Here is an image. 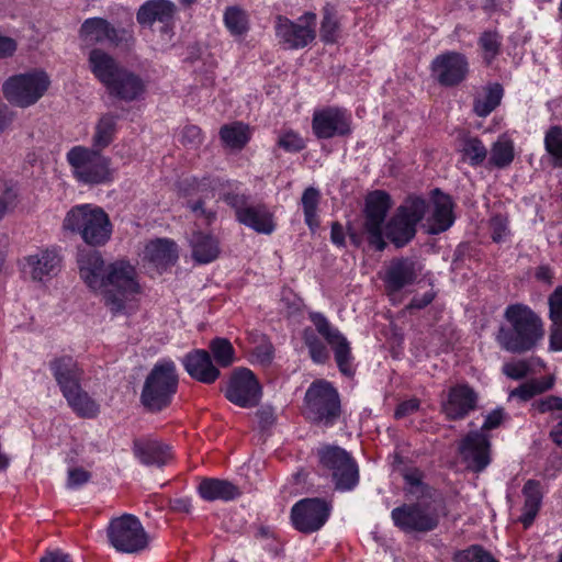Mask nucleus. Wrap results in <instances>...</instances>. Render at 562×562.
<instances>
[{
	"label": "nucleus",
	"mask_w": 562,
	"mask_h": 562,
	"mask_svg": "<svg viewBox=\"0 0 562 562\" xmlns=\"http://www.w3.org/2000/svg\"><path fill=\"white\" fill-rule=\"evenodd\" d=\"M175 12L176 5L170 0H147L139 7L136 20L142 26H153L156 22L168 25Z\"/></svg>",
	"instance_id": "nucleus-31"
},
{
	"label": "nucleus",
	"mask_w": 562,
	"mask_h": 562,
	"mask_svg": "<svg viewBox=\"0 0 562 562\" xmlns=\"http://www.w3.org/2000/svg\"><path fill=\"white\" fill-rule=\"evenodd\" d=\"M504 97V88L498 82H490L474 97L473 112L479 117L488 116L499 106Z\"/></svg>",
	"instance_id": "nucleus-36"
},
{
	"label": "nucleus",
	"mask_w": 562,
	"mask_h": 562,
	"mask_svg": "<svg viewBox=\"0 0 562 562\" xmlns=\"http://www.w3.org/2000/svg\"><path fill=\"white\" fill-rule=\"evenodd\" d=\"M180 362L188 375L200 383L213 384L221 376L220 369L206 349H192L180 359Z\"/></svg>",
	"instance_id": "nucleus-23"
},
{
	"label": "nucleus",
	"mask_w": 562,
	"mask_h": 562,
	"mask_svg": "<svg viewBox=\"0 0 562 562\" xmlns=\"http://www.w3.org/2000/svg\"><path fill=\"white\" fill-rule=\"evenodd\" d=\"M72 177L86 186L108 184L114 180L111 158L97 149L77 145L66 154Z\"/></svg>",
	"instance_id": "nucleus-7"
},
{
	"label": "nucleus",
	"mask_w": 562,
	"mask_h": 562,
	"mask_svg": "<svg viewBox=\"0 0 562 562\" xmlns=\"http://www.w3.org/2000/svg\"><path fill=\"white\" fill-rule=\"evenodd\" d=\"M49 370L61 394L71 392L81 386L85 371L79 362L69 355L55 357L49 361Z\"/></svg>",
	"instance_id": "nucleus-27"
},
{
	"label": "nucleus",
	"mask_w": 562,
	"mask_h": 562,
	"mask_svg": "<svg viewBox=\"0 0 562 562\" xmlns=\"http://www.w3.org/2000/svg\"><path fill=\"white\" fill-rule=\"evenodd\" d=\"M262 396V386L255 373L248 369V407L259 403Z\"/></svg>",
	"instance_id": "nucleus-60"
},
{
	"label": "nucleus",
	"mask_w": 562,
	"mask_h": 562,
	"mask_svg": "<svg viewBox=\"0 0 562 562\" xmlns=\"http://www.w3.org/2000/svg\"><path fill=\"white\" fill-rule=\"evenodd\" d=\"M119 120L120 115L113 112L104 113L99 117L91 138V149L102 153L114 142L119 132Z\"/></svg>",
	"instance_id": "nucleus-35"
},
{
	"label": "nucleus",
	"mask_w": 562,
	"mask_h": 562,
	"mask_svg": "<svg viewBox=\"0 0 562 562\" xmlns=\"http://www.w3.org/2000/svg\"><path fill=\"white\" fill-rule=\"evenodd\" d=\"M61 260L58 248L41 249L37 254L24 258V271L29 272L34 281L50 279L59 272Z\"/></svg>",
	"instance_id": "nucleus-28"
},
{
	"label": "nucleus",
	"mask_w": 562,
	"mask_h": 562,
	"mask_svg": "<svg viewBox=\"0 0 562 562\" xmlns=\"http://www.w3.org/2000/svg\"><path fill=\"white\" fill-rule=\"evenodd\" d=\"M477 394L468 384H457L449 389L447 400L441 408L449 420H460L475 409Z\"/></svg>",
	"instance_id": "nucleus-26"
},
{
	"label": "nucleus",
	"mask_w": 562,
	"mask_h": 562,
	"mask_svg": "<svg viewBox=\"0 0 562 562\" xmlns=\"http://www.w3.org/2000/svg\"><path fill=\"white\" fill-rule=\"evenodd\" d=\"M223 200L235 210L236 220L240 224H246V195L235 191H227L223 194Z\"/></svg>",
	"instance_id": "nucleus-55"
},
{
	"label": "nucleus",
	"mask_w": 562,
	"mask_h": 562,
	"mask_svg": "<svg viewBox=\"0 0 562 562\" xmlns=\"http://www.w3.org/2000/svg\"><path fill=\"white\" fill-rule=\"evenodd\" d=\"M179 374L173 360H158L145 378L139 402L144 409L158 414L167 409L178 392Z\"/></svg>",
	"instance_id": "nucleus-4"
},
{
	"label": "nucleus",
	"mask_w": 562,
	"mask_h": 562,
	"mask_svg": "<svg viewBox=\"0 0 562 562\" xmlns=\"http://www.w3.org/2000/svg\"><path fill=\"white\" fill-rule=\"evenodd\" d=\"M459 153L461 160L471 167H479L487 158L488 150L483 140L477 136L465 135L460 140Z\"/></svg>",
	"instance_id": "nucleus-40"
},
{
	"label": "nucleus",
	"mask_w": 562,
	"mask_h": 562,
	"mask_svg": "<svg viewBox=\"0 0 562 562\" xmlns=\"http://www.w3.org/2000/svg\"><path fill=\"white\" fill-rule=\"evenodd\" d=\"M220 138L225 148L240 150L246 145V124L233 122L225 124L220 130Z\"/></svg>",
	"instance_id": "nucleus-47"
},
{
	"label": "nucleus",
	"mask_w": 562,
	"mask_h": 562,
	"mask_svg": "<svg viewBox=\"0 0 562 562\" xmlns=\"http://www.w3.org/2000/svg\"><path fill=\"white\" fill-rule=\"evenodd\" d=\"M331 509V504L324 498H302L291 508V524L295 530L302 533H314L322 529L327 522L330 517Z\"/></svg>",
	"instance_id": "nucleus-16"
},
{
	"label": "nucleus",
	"mask_w": 562,
	"mask_h": 562,
	"mask_svg": "<svg viewBox=\"0 0 562 562\" xmlns=\"http://www.w3.org/2000/svg\"><path fill=\"white\" fill-rule=\"evenodd\" d=\"M50 83L45 70L34 68L8 77L2 83V94L11 105L26 109L45 95Z\"/></svg>",
	"instance_id": "nucleus-9"
},
{
	"label": "nucleus",
	"mask_w": 562,
	"mask_h": 562,
	"mask_svg": "<svg viewBox=\"0 0 562 562\" xmlns=\"http://www.w3.org/2000/svg\"><path fill=\"white\" fill-rule=\"evenodd\" d=\"M420 408V401L416 397H412L409 400H405L397 404L394 411V417L396 419H402L407 416L413 415Z\"/></svg>",
	"instance_id": "nucleus-62"
},
{
	"label": "nucleus",
	"mask_w": 562,
	"mask_h": 562,
	"mask_svg": "<svg viewBox=\"0 0 562 562\" xmlns=\"http://www.w3.org/2000/svg\"><path fill=\"white\" fill-rule=\"evenodd\" d=\"M428 215L425 223V229L430 235H438L448 231L454 223L453 202L448 194L439 189L431 192V201L427 202Z\"/></svg>",
	"instance_id": "nucleus-22"
},
{
	"label": "nucleus",
	"mask_w": 562,
	"mask_h": 562,
	"mask_svg": "<svg viewBox=\"0 0 562 562\" xmlns=\"http://www.w3.org/2000/svg\"><path fill=\"white\" fill-rule=\"evenodd\" d=\"M419 274L416 260L409 257L392 259L381 277L389 295L395 294L415 283Z\"/></svg>",
	"instance_id": "nucleus-21"
},
{
	"label": "nucleus",
	"mask_w": 562,
	"mask_h": 562,
	"mask_svg": "<svg viewBox=\"0 0 562 562\" xmlns=\"http://www.w3.org/2000/svg\"><path fill=\"white\" fill-rule=\"evenodd\" d=\"M535 406L539 413H549L554 411L562 412V397L550 395L539 400L535 403Z\"/></svg>",
	"instance_id": "nucleus-63"
},
{
	"label": "nucleus",
	"mask_w": 562,
	"mask_h": 562,
	"mask_svg": "<svg viewBox=\"0 0 562 562\" xmlns=\"http://www.w3.org/2000/svg\"><path fill=\"white\" fill-rule=\"evenodd\" d=\"M206 350L218 369L228 368L236 361L235 349L229 339L225 337L212 338Z\"/></svg>",
	"instance_id": "nucleus-41"
},
{
	"label": "nucleus",
	"mask_w": 562,
	"mask_h": 562,
	"mask_svg": "<svg viewBox=\"0 0 562 562\" xmlns=\"http://www.w3.org/2000/svg\"><path fill=\"white\" fill-rule=\"evenodd\" d=\"M192 259L199 265H206L220 255V241L210 233L201 231L193 232L190 239Z\"/></svg>",
	"instance_id": "nucleus-34"
},
{
	"label": "nucleus",
	"mask_w": 562,
	"mask_h": 562,
	"mask_svg": "<svg viewBox=\"0 0 562 562\" xmlns=\"http://www.w3.org/2000/svg\"><path fill=\"white\" fill-rule=\"evenodd\" d=\"M258 429L266 434L276 424L277 417L272 406H262L256 414Z\"/></svg>",
	"instance_id": "nucleus-58"
},
{
	"label": "nucleus",
	"mask_w": 562,
	"mask_h": 562,
	"mask_svg": "<svg viewBox=\"0 0 562 562\" xmlns=\"http://www.w3.org/2000/svg\"><path fill=\"white\" fill-rule=\"evenodd\" d=\"M308 318L317 333L331 347L337 367L341 374L351 376L355 374L353 357L347 338L340 330L331 325L328 318L321 312H308Z\"/></svg>",
	"instance_id": "nucleus-15"
},
{
	"label": "nucleus",
	"mask_w": 562,
	"mask_h": 562,
	"mask_svg": "<svg viewBox=\"0 0 562 562\" xmlns=\"http://www.w3.org/2000/svg\"><path fill=\"white\" fill-rule=\"evenodd\" d=\"M321 201V192L314 187H308L303 191L301 205L304 213V222L307 227L315 232L319 226L318 204Z\"/></svg>",
	"instance_id": "nucleus-43"
},
{
	"label": "nucleus",
	"mask_w": 562,
	"mask_h": 562,
	"mask_svg": "<svg viewBox=\"0 0 562 562\" xmlns=\"http://www.w3.org/2000/svg\"><path fill=\"white\" fill-rule=\"evenodd\" d=\"M521 493L524 496V505L519 521L525 528H529L533 524L542 505V484L537 480L529 479L525 482Z\"/></svg>",
	"instance_id": "nucleus-33"
},
{
	"label": "nucleus",
	"mask_w": 562,
	"mask_h": 562,
	"mask_svg": "<svg viewBox=\"0 0 562 562\" xmlns=\"http://www.w3.org/2000/svg\"><path fill=\"white\" fill-rule=\"evenodd\" d=\"M405 487L409 493H416L424 485V473L416 467L407 468L402 473Z\"/></svg>",
	"instance_id": "nucleus-57"
},
{
	"label": "nucleus",
	"mask_w": 562,
	"mask_h": 562,
	"mask_svg": "<svg viewBox=\"0 0 562 562\" xmlns=\"http://www.w3.org/2000/svg\"><path fill=\"white\" fill-rule=\"evenodd\" d=\"M132 451L138 462L145 467L164 468L172 459V447L153 437L133 440Z\"/></svg>",
	"instance_id": "nucleus-24"
},
{
	"label": "nucleus",
	"mask_w": 562,
	"mask_h": 562,
	"mask_svg": "<svg viewBox=\"0 0 562 562\" xmlns=\"http://www.w3.org/2000/svg\"><path fill=\"white\" fill-rule=\"evenodd\" d=\"M91 479V473L83 468H72L68 471V482L67 485L70 488H78L86 483H88Z\"/></svg>",
	"instance_id": "nucleus-61"
},
{
	"label": "nucleus",
	"mask_w": 562,
	"mask_h": 562,
	"mask_svg": "<svg viewBox=\"0 0 562 562\" xmlns=\"http://www.w3.org/2000/svg\"><path fill=\"white\" fill-rule=\"evenodd\" d=\"M553 378L532 379L509 392L508 398H518L521 402H527L538 394L549 391L553 387Z\"/></svg>",
	"instance_id": "nucleus-44"
},
{
	"label": "nucleus",
	"mask_w": 562,
	"mask_h": 562,
	"mask_svg": "<svg viewBox=\"0 0 562 562\" xmlns=\"http://www.w3.org/2000/svg\"><path fill=\"white\" fill-rule=\"evenodd\" d=\"M453 562H497L483 547L472 544L463 550H457L452 555Z\"/></svg>",
	"instance_id": "nucleus-51"
},
{
	"label": "nucleus",
	"mask_w": 562,
	"mask_h": 562,
	"mask_svg": "<svg viewBox=\"0 0 562 562\" xmlns=\"http://www.w3.org/2000/svg\"><path fill=\"white\" fill-rule=\"evenodd\" d=\"M88 66L110 98L126 103L145 98L147 83L140 75L121 65L103 49L92 48L89 52Z\"/></svg>",
	"instance_id": "nucleus-1"
},
{
	"label": "nucleus",
	"mask_w": 562,
	"mask_h": 562,
	"mask_svg": "<svg viewBox=\"0 0 562 562\" xmlns=\"http://www.w3.org/2000/svg\"><path fill=\"white\" fill-rule=\"evenodd\" d=\"M274 359V347L262 334H248V362L268 367Z\"/></svg>",
	"instance_id": "nucleus-37"
},
{
	"label": "nucleus",
	"mask_w": 562,
	"mask_h": 562,
	"mask_svg": "<svg viewBox=\"0 0 562 562\" xmlns=\"http://www.w3.org/2000/svg\"><path fill=\"white\" fill-rule=\"evenodd\" d=\"M277 144L286 153H300L306 147V143L302 135L291 128H284L279 132Z\"/></svg>",
	"instance_id": "nucleus-53"
},
{
	"label": "nucleus",
	"mask_w": 562,
	"mask_h": 562,
	"mask_svg": "<svg viewBox=\"0 0 562 562\" xmlns=\"http://www.w3.org/2000/svg\"><path fill=\"white\" fill-rule=\"evenodd\" d=\"M479 46L482 49L484 63L491 65L501 53L502 35L496 30H486L479 37Z\"/></svg>",
	"instance_id": "nucleus-48"
},
{
	"label": "nucleus",
	"mask_w": 562,
	"mask_h": 562,
	"mask_svg": "<svg viewBox=\"0 0 562 562\" xmlns=\"http://www.w3.org/2000/svg\"><path fill=\"white\" fill-rule=\"evenodd\" d=\"M76 261L79 276L87 286L93 291L102 288V279L105 274L106 266L102 254L99 250L78 247Z\"/></svg>",
	"instance_id": "nucleus-25"
},
{
	"label": "nucleus",
	"mask_w": 562,
	"mask_h": 562,
	"mask_svg": "<svg viewBox=\"0 0 562 562\" xmlns=\"http://www.w3.org/2000/svg\"><path fill=\"white\" fill-rule=\"evenodd\" d=\"M196 493L205 502L228 503L239 498L243 495V490L228 480L203 476L199 480Z\"/></svg>",
	"instance_id": "nucleus-29"
},
{
	"label": "nucleus",
	"mask_w": 562,
	"mask_h": 562,
	"mask_svg": "<svg viewBox=\"0 0 562 562\" xmlns=\"http://www.w3.org/2000/svg\"><path fill=\"white\" fill-rule=\"evenodd\" d=\"M505 413L503 408H495L490 412L484 419V423L479 431L486 434L488 430L496 429L501 426L504 419Z\"/></svg>",
	"instance_id": "nucleus-64"
},
{
	"label": "nucleus",
	"mask_w": 562,
	"mask_h": 562,
	"mask_svg": "<svg viewBox=\"0 0 562 562\" xmlns=\"http://www.w3.org/2000/svg\"><path fill=\"white\" fill-rule=\"evenodd\" d=\"M218 184V179L210 176L186 178L179 184V192L187 200V209L196 217H203L207 225H211L216 218V213L205 209L204 205L206 200L214 198V191Z\"/></svg>",
	"instance_id": "nucleus-14"
},
{
	"label": "nucleus",
	"mask_w": 562,
	"mask_h": 562,
	"mask_svg": "<svg viewBox=\"0 0 562 562\" xmlns=\"http://www.w3.org/2000/svg\"><path fill=\"white\" fill-rule=\"evenodd\" d=\"M515 159L514 140L503 134L492 144L488 157V166L497 169H505L512 165Z\"/></svg>",
	"instance_id": "nucleus-39"
},
{
	"label": "nucleus",
	"mask_w": 562,
	"mask_h": 562,
	"mask_svg": "<svg viewBox=\"0 0 562 562\" xmlns=\"http://www.w3.org/2000/svg\"><path fill=\"white\" fill-rule=\"evenodd\" d=\"M544 338L542 318L527 304L513 303L504 311L496 340L502 349L524 353L536 349Z\"/></svg>",
	"instance_id": "nucleus-2"
},
{
	"label": "nucleus",
	"mask_w": 562,
	"mask_h": 562,
	"mask_svg": "<svg viewBox=\"0 0 562 562\" xmlns=\"http://www.w3.org/2000/svg\"><path fill=\"white\" fill-rule=\"evenodd\" d=\"M312 131L317 139L347 137L352 133L350 112L341 106H323L312 115Z\"/></svg>",
	"instance_id": "nucleus-17"
},
{
	"label": "nucleus",
	"mask_w": 562,
	"mask_h": 562,
	"mask_svg": "<svg viewBox=\"0 0 562 562\" xmlns=\"http://www.w3.org/2000/svg\"><path fill=\"white\" fill-rule=\"evenodd\" d=\"M106 538L116 552L127 554L144 551L149 543L148 533L142 521L133 514L111 518L106 527Z\"/></svg>",
	"instance_id": "nucleus-11"
},
{
	"label": "nucleus",
	"mask_w": 562,
	"mask_h": 562,
	"mask_svg": "<svg viewBox=\"0 0 562 562\" xmlns=\"http://www.w3.org/2000/svg\"><path fill=\"white\" fill-rule=\"evenodd\" d=\"M224 24L232 35H241L246 32V13L237 7H227L224 12Z\"/></svg>",
	"instance_id": "nucleus-52"
},
{
	"label": "nucleus",
	"mask_w": 562,
	"mask_h": 562,
	"mask_svg": "<svg viewBox=\"0 0 562 562\" xmlns=\"http://www.w3.org/2000/svg\"><path fill=\"white\" fill-rule=\"evenodd\" d=\"M303 339L313 362L317 364L325 363L329 357L325 344L311 329L304 330Z\"/></svg>",
	"instance_id": "nucleus-50"
},
{
	"label": "nucleus",
	"mask_w": 562,
	"mask_h": 562,
	"mask_svg": "<svg viewBox=\"0 0 562 562\" xmlns=\"http://www.w3.org/2000/svg\"><path fill=\"white\" fill-rule=\"evenodd\" d=\"M394 525L404 532H428L439 525L436 512H429L418 504H404L391 512Z\"/></svg>",
	"instance_id": "nucleus-19"
},
{
	"label": "nucleus",
	"mask_w": 562,
	"mask_h": 562,
	"mask_svg": "<svg viewBox=\"0 0 562 562\" xmlns=\"http://www.w3.org/2000/svg\"><path fill=\"white\" fill-rule=\"evenodd\" d=\"M316 456L322 473L330 477L339 492H350L359 484V468L355 458L346 449L335 445H323Z\"/></svg>",
	"instance_id": "nucleus-8"
},
{
	"label": "nucleus",
	"mask_w": 562,
	"mask_h": 562,
	"mask_svg": "<svg viewBox=\"0 0 562 562\" xmlns=\"http://www.w3.org/2000/svg\"><path fill=\"white\" fill-rule=\"evenodd\" d=\"M340 22L333 5L327 4L324 8L321 22L319 37L324 44H335L340 37Z\"/></svg>",
	"instance_id": "nucleus-46"
},
{
	"label": "nucleus",
	"mask_w": 562,
	"mask_h": 562,
	"mask_svg": "<svg viewBox=\"0 0 562 562\" xmlns=\"http://www.w3.org/2000/svg\"><path fill=\"white\" fill-rule=\"evenodd\" d=\"M548 301L550 319L554 326L562 327V285L554 289Z\"/></svg>",
	"instance_id": "nucleus-56"
},
{
	"label": "nucleus",
	"mask_w": 562,
	"mask_h": 562,
	"mask_svg": "<svg viewBox=\"0 0 562 562\" xmlns=\"http://www.w3.org/2000/svg\"><path fill=\"white\" fill-rule=\"evenodd\" d=\"M544 148L551 156L553 167H562V127L551 126L544 135Z\"/></svg>",
	"instance_id": "nucleus-49"
},
{
	"label": "nucleus",
	"mask_w": 562,
	"mask_h": 562,
	"mask_svg": "<svg viewBox=\"0 0 562 562\" xmlns=\"http://www.w3.org/2000/svg\"><path fill=\"white\" fill-rule=\"evenodd\" d=\"M63 229L80 236L87 246L102 247L111 239L113 225L101 206L86 203L75 205L66 213Z\"/></svg>",
	"instance_id": "nucleus-3"
},
{
	"label": "nucleus",
	"mask_w": 562,
	"mask_h": 562,
	"mask_svg": "<svg viewBox=\"0 0 562 562\" xmlns=\"http://www.w3.org/2000/svg\"><path fill=\"white\" fill-rule=\"evenodd\" d=\"M224 395L231 403L246 408V367H238L233 371Z\"/></svg>",
	"instance_id": "nucleus-42"
},
{
	"label": "nucleus",
	"mask_w": 562,
	"mask_h": 562,
	"mask_svg": "<svg viewBox=\"0 0 562 562\" xmlns=\"http://www.w3.org/2000/svg\"><path fill=\"white\" fill-rule=\"evenodd\" d=\"M391 207L392 198L384 190H374L366 198L363 232L367 235L369 245L376 251H383L386 248L383 237V225Z\"/></svg>",
	"instance_id": "nucleus-13"
},
{
	"label": "nucleus",
	"mask_w": 562,
	"mask_h": 562,
	"mask_svg": "<svg viewBox=\"0 0 562 562\" xmlns=\"http://www.w3.org/2000/svg\"><path fill=\"white\" fill-rule=\"evenodd\" d=\"M530 366L526 360H517L505 363L503 372L513 380H521L528 375Z\"/></svg>",
	"instance_id": "nucleus-59"
},
{
	"label": "nucleus",
	"mask_w": 562,
	"mask_h": 562,
	"mask_svg": "<svg viewBox=\"0 0 562 562\" xmlns=\"http://www.w3.org/2000/svg\"><path fill=\"white\" fill-rule=\"evenodd\" d=\"M490 226L492 229V239L495 243H502L510 235L509 220L507 215H493L490 220Z\"/></svg>",
	"instance_id": "nucleus-54"
},
{
	"label": "nucleus",
	"mask_w": 562,
	"mask_h": 562,
	"mask_svg": "<svg viewBox=\"0 0 562 562\" xmlns=\"http://www.w3.org/2000/svg\"><path fill=\"white\" fill-rule=\"evenodd\" d=\"M469 71L467 56L456 50H446L437 55L430 64L431 76L442 87L459 86L468 78Z\"/></svg>",
	"instance_id": "nucleus-18"
},
{
	"label": "nucleus",
	"mask_w": 562,
	"mask_h": 562,
	"mask_svg": "<svg viewBox=\"0 0 562 562\" xmlns=\"http://www.w3.org/2000/svg\"><path fill=\"white\" fill-rule=\"evenodd\" d=\"M459 452L468 468L480 473L492 461L490 437L482 431H469L459 443Z\"/></svg>",
	"instance_id": "nucleus-20"
},
{
	"label": "nucleus",
	"mask_w": 562,
	"mask_h": 562,
	"mask_svg": "<svg viewBox=\"0 0 562 562\" xmlns=\"http://www.w3.org/2000/svg\"><path fill=\"white\" fill-rule=\"evenodd\" d=\"M80 38L89 45L109 43L117 45L119 35L116 29L103 18H89L80 26Z\"/></svg>",
	"instance_id": "nucleus-30"
},
{
	"label": "nucleus",
	"mask_w": 562,
	"mask_h": 562,
	"mask_svg": "<svg viewBox=\"0 0 562 562\" xmlns=\"http://www.w3.org/2000/svg\"><path fill=\"white\" fill-rule=\"evenodd\" d=\"M144 257L160 272L166 271L179 258L177 244L167 238H158L146 245Z\"/></svg>",
	"instance_id": "nucleus-32"
},
{
	"label": "nucleus",
	"mask_w": 562,
	"mask_h": 562,
	"mask_svg": "<svg viewBox=\"0 0 562 562\" xmlns=\"http://www.w3.org/2000/svg\"><path fill=\"white\" fill-rule=\"evenodd\" d=\"M104 305L113 315L126 308L127 301L142 292L136 267L128 259H117L106 266L102 279Z\"/></svg>",
	"instance_id": "nucleus-5"
},
{
	"label": "nucleus",
	"mask_w": 562,
	"mask_h": 562,
	"mask_svg": "<svg viewBox=\"0 0 562 562\" xmlns=\"http://www.w3.org/2000/svg\"><path fill=\"white\" fill-rule=\"evenodd\" d=\"M248 227L259 234L270 235L277 224L273 214L266 206H248Z\"/></svg>",
	"instance_id": "nucleus-45"
},
{
	"label": "nucleus",
	"mask_w": 562,
	"mask_h": 562,
	"mask_svg": "<svg viewBox=\"0 0 562 562\" xmlns=\"http://www.w3.org/2000/svg\"><path fill=\"white\" fill-rule=\"evenodd\" d=\"M316 25L317 16L312 11L304 12L295 21L278 15L274 25L276 36L284 49H302L316 38Z\"/></svg>",
	"instance_id": "nucleus-12"
},
{
	"label": "nucleus",
	"mask_w": 562,
	"mask_h": 562,
	"mask_svg": "<svg viewBox=\"0 0 562 562\" xmlns=\"http://www.w3.org/2000/svg\"><path fill=\"white\" fill-rule=\"evenodd\" d=\"M304 416L311 423L330 428L341 416V401L337 389L326 380H315L303 400Z\"/></svg>",
	"instance_id": "nucleus-6"
},
{
	"label": "nucleus",
	"mask_w": 562,
	"mask_h": 562,
	"mask_svg": "<svg viewBox=\"0 0 562 562\" xmlns=\"http://www.w3.org/2000/svg\"><path fill=\"white\" fill-rule=\"evenodd\" d=\"M63 396L80 418H95L100 413V405L82 389V385Z\"/></svg>",
	"instance_id": "nucleus-38"
},
{
	"label": "nucleus",
	"mask_w": 562,
	"mask_h": 562,
	"mask_svg": "<svg viewBox=\"0 0 562 562\" xmlns=\"http://www.w3.org/2000/svg\"><path fill=\"white\" fill-rule=\"evenodd\" d=\"M427 201L417 195H409L393 216L385 223L383 236L396 247L403 248L416 236L417 224L427 212Z\"/></svg>",
	"instance_id": "nucleus-10"
}]
</instances>
